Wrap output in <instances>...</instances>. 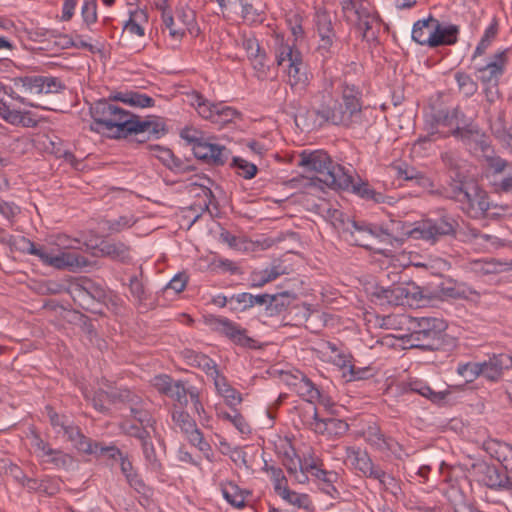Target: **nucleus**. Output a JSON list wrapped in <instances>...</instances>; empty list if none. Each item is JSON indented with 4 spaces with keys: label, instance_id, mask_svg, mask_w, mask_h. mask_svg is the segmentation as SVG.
I'll return each instance as SVG.
<instances>
[{
    "label": "nucleus",
    "instance_id": "53",
    "mask_svg": "<svg viewBox=\"0 0 512 512\" xmlns=\"http://www.w3.org/2000/svg\"><path fill=\"white\" fill-rule=\"evenodd\" d=\"M460 92L472 96L477 91V83L465 72L458 71L454 75Z\"/></svg>",
    "mask_w": 512,
    "mask_h": 512
},
{
    "label": "nucleus",
    "instance_id": "59",
    "mask_svg": "<svg viewBox=\"0 0 512 512\" xmlns=\"http://www.w3.org/2000/svg\"><path fill=\"white\" fill-rule=\"evenodd\" d=\"M16 247L23 253L39 257L40 260H42V257L46 250L43 246L38 247L34 242L25 237L19 238V240L16 242Z\"/></svg>",
    "mask_w": 512,
    "mask_h": 512
},
{
    "label": "nucleus",
    "instance_id": "32",
    "mask_svg": "<svg viewBox=\"0 0 512 512\" xmlns=\"http://www.w3.org/2000/svg\"><path fill=\"white\" fill-rule=\"evenodd\" d=\"M171 417L174 425L186 435L187 439H189L194 432L199 431L193 418L183 409L174 410Z\"/></svg>",
    "mask_w": 512,
    "mask_h": 512
},
{
    "label": "nucleus",
    "instance_id": "28",
    "mask_svg": "<svg viewBox=\"0 0 512 512\" xmlns=\"http://www.w3.org/2000/svg\"><path fill=\"white\" fill-rule=\"evenodd\" d=\"M287 73L291 86H305L308 83L307 68L303 62L302 56L300 58H294L293 62H289Z\"/></svg>",
    "mask_w": 512,
    "mask_h": 512
},
{
    "label": "nucleus",
    "instance_id": "6",
    "mask_svg": "<svg viewBox=\"0 0 512 512\" xmlns=\"http://www.w3.org/2000/svg\"><path fill=\"white\" fill-rule=\"evenodd\" d=\"M373 295L378 299H385L389 304L397 306L419 308L426 306L430 302L429 298L422 294L420 287L414 284L387 289L380 288Z\"/></svg>",
    "mask_w": 512,
    "mask_h": 512
},
{
    "label": "nucleus",
    "instance_id": "58",
    "mask_svg": "<svg viewBox=\"0 0 512 512\" xmlns=\"http://www.w3.org/2000/svg\"><path fill=\"white\" fill-rule=\"evenodd\" d=\"M268 472L271 473V479L274 485V490L277 493V495H281L284 492V489H288L287 486V479L284 475V472L281 468L270 466L266 469Z\"/></svg>",
    "mask_w": 512,
    "mask_h": 512
},
{
    "label": "nucleus",
    "instance_id": "9",
    "mask_svg": "<svg viewBox=\"0 0 512 512\" xmlns=\"http://www.w3.org/2000/svg\"><path fill=\"white\" fill-rule=\"evenodd\" d=\"M460 111L458 107H454L452 109L449 108H440L434 110L431 117L433 123L437 126H443L451 128L450 134L460 137L461 139H470L473 134L478 135V131H473V129L461 128L459 126V115Z\"/></svg>",
    "mask_w": 512,
    "mask_h": 512
},
{
    "label": "nucleus",
    "instance_id": "39",
    "mask_svg": "<svg viewBox=\"0 0 512 512\" xmlns=\"http://www.w3.org/2000/svg\"><path fill=\"white\" fill-rule=\"evenodd\" d=\"M129 408L132 417L139 424L150 428L154 426L155 419L151 415L150 411L146 408V403H144L140 398L133 402Z\"/></svg>",
    "mask_w": 512,
    "mask_h": 512
},
{
    "label": "nucleus",
    "instance_id": "55",
    "mask_svg": "<svg viewBox=\"0 0 512 512\" xmlns=\"http://www.w3.org/2000/svg\"><path fill=\"white\" fill-rule=\"evenodd\" d=\"M107 392L111 403H127L129 407L139 398L129 389L116 388Z\"/></svg>",
    "mask_w": 512,
    "mask_h": 512
},
{
    "label": "nucleus",
    "instance_id": "1",
    "mask_svg": "<svg viewBox=\"0 0 512 512\" xmlns=\"http://www.w3.org/2000/svg\"><path fill=\"white\" fill-rule=\"evenodd\" d=\"M93 119L90 129L97 133L114 138L127 137L134 134L139 143L150 139H159L166 133L165 124L156 116L141 120L118 105L100 99L90 107Z\"/></svg>",
    "mask_w": 512,
    "mask_h": 512
},
{
    "label": "nucleus",
    "instance_id": "11",
    "mask_svg": "<svg viewBox=\"0 0 512 512\" xmlns=\"http://www.w3.org/2000/svg\"><path fill=\"white\" fill-rule=\"evenodd\" d=\"M193 153L196 158L214 166L224 165L231 154L225 146L212 143L206 138L195 145Z\"/></svg>",
    "mask_w": 512,
    "mask_h": 512
},
{
    "label": "nucleus",
    "instance_id": "25",
    "mask_svg": "<svg viewBox=\"0 0 512 512\" xmlns=\"http://www.w3.org/2000/svg\"><path fill=\"white\" fill-rule=\"evenodd\" d=\"M444 166L450 172V182H465L467 176L463 171L464 161L458 158L453 152H445L441 155Z\"/></svg>",
    "mask_w": 512,
    "mask_h": 512
},
{
    "label": "nucleus",
    "instance_id": "60",
    "mask_svg": "<svg viewBox=\"0 0 512 512\" xmlns=\"http://www.w3.org/2000/svg\"><path fill=\"white\" fill-rule=\"evenodd\" d=\"M188 441L196 446L206 457L207 460L213 461V453L210 444L205 441L203 433L199 430L198 432H194L193 435L190 436Z\"/></svg>",
    "mask_w": 512,
    "mask_h": 512
},
{
    "label": "nucleus",
    "instance_id": "44",
    "mask_svg": "<svg viewBox=\"0 0 512 512\" xmlns=\"http://www.w3.org/2000/svg\"><path fill=\"white\" fill-rule=\"evenodd\" d=\"M221 492L224 499L236 508H243L245 506V498L239 492L237 485L229 482L227 484L221 483Z\"/></svg>",
    "mask_w": 512,
    "mask_h": 512
},
{
    "label": "nucleus",
    "instance_id": "38",
    "mask_svg": "<svg viewBox=\"0 0 512 512\" xmlns=\"http://www.w3.org/2000/svg\"><path fill=\"white\" fill-rule=\"evenodd\" d=\"M315 26L320 38L327 36L337 38L333 26V19L326 10L320 9L315 13Z\"/></svg>",
    "mask_w": 512,
    "mask_h": 512
},
{
    "label": "nucleus",
    "instance_id": "57",
    "mask_svg": "<svg viewBox=\"0 0 512 512\" xmlns=\"http://www.w3.org/2000/svg\"><path fill=\"white\" fill-rule=\"evenodd\" d=\"M326 425L328 438H339L349 429V425L344 420L337 418H327Z\"/></svg>",
    "mask_w": 512,
    "mask_h": 512
},
{
    "label": "nucleus",
    "instance_id": "21",
    "mask_svg": "<svg viewBox=\"0 0 512 512\" xmlns=\"http://www.w3.org/2000/svg\"><path fill=\"white\" fill-rule=\"evenodd\" d=\"M434 30V17L429 16L427 19L418 20L414 23L412 29V39L420 44L432 48V43H437L435 37H432Z\"/></svg>",
    "mask_w": 512,
    "mask_h": 512
},
{
    "label": "nucleus",
    "instance_id": "27",
    "mask_svg": "<svg viewBox=\"0 0 512 512\" xmlns=\"http://www.w3.org/2000/svg\"><path fill=\"white\" fill-rule=\"evenodd\" d=\"M397 176L406 181L413 182L414 184L424 188L430 189L434 187L432 180L423 172L414 167L398 166Z\"/></svg>",
    "mask_w": 512,
    "mask_h": 512
},
{
    "label": "nucleus",
    "instance_id": "30",
    "mask_svg": "<svg viewBox=\"0 0 512 512\" xmlns=\"http://www.w3.org/2000/svg\"><path fill=\"white\" fill-rule=\"evenodd\" d=\"M353 193L357 194L361 198L369 201H373L374 203H384L386 201V196L376 191L372 188L367 182H359L353 183V177L351 176V185H349L345 190L350 189Z\"/></svg>",
    "mask_w": 512,
    "mask_h": 512
},
{
    "label": "nucleus",
    "instance_id": "54",
    "mask_svg": "<svg viewBox=\"0 0 512 512\" xmlns=\"http://www.w3.org/2000/svg\"><path fill=\"white\" fill-rule=\"evenodd\" d=\"M249 60L255 71L256 77L260 80L266 79L268 77L270 67L265 52H262L261 54L250 58Z\"/></svg>",
    "mask_w": 512,
    "mask_h": 512
},
{
    "label": "nucleus",
    "instance_id": "49",
    "mask_svg": "<svg viewBox=\"0 0 512 512\" xmlns=\"http://www.w3.org/2000/svg\"><path fill=\"white\" fill-rule=\"evenodd\" d=\"M218 416L223 420L229 421L241 434H249L251 432L249 424L236 409L232 413L220 412Z\"/></svg>",
    "mask_w": 512,
    "mask_h": 512
},
{
    "label": "nucleus",
    "instance_id": "45",
    "mask_svg": "<svg viewBox=\"0 0 512 512\" xmlns=\"http://www.w3.org/2000/svg\"><path fill=\"white\" fill-rule=\"evenodd\" d=\"M148 428L149 427L143 426L141 424L137 425L130 420H124L120 424V429L124 434L138 439L140 443L151 437Z\"/></svg>",
    "mask_w": 512,
    "mask_h": 512
},
{
    "label": "nucleus",
    "instance_id": "13",
    "mask_svg": "<svg viewBox=\"0 0 512 512\" xmlns=\"http://www.w3.org/2000/svg\"><path fill=\"white\" fill-rule=\"evenodd\" d=\"M362 436L366 443L373 449L380 452H394L398 446V442L391 437L385 436L377 424L368 425L362 432Z\"/></svg>",
    "mask_w": 512,
    "mask_h": 512
},
{
    "label": "nucleus",
    "instance_id": "22",
    "mask_svg": "<svg viewBox=\"0 0 512 512\" xmlns=\"http://www.w3.org/2000/svg\"><path fill=\"white\" fill-rule=\"evenodd\" d=\"M43 76H23L12 79L14 90L21 96L42 94Z\"/></svg>",
    "mask_w": 512,
    "mask_h": 512
},
{
    "label": "nucleus",
    "instance_id": "26",
    "mask_svg": "<svg viewBox=\"0 0 512 512\" xmlns=\"http://www.w3.org/2000/svg\"><path fill=\"white\" fill-rule=\"evenodd\" d=\"M62 431L77 450L87 454L92 451L93 441L84 436L79 427L67 423Z\"/></svg>",
    "mask_w": 512,
    "mask_h": 512
},
{
    "label": "nucleus",
    "instance_id": "7",
    "mask_svg": "<svg viewBox=\"0 0 512 512\" xmlns=\"http://www.w3.org/2000/svg\"><path fill=\"white\" fill-rule=\"evenodd\" d=\"M31 447L42 463L52 464L56 468H66L72 462L69 455L58 449H53L38 434H33Z\"/></svg>",
    "mask_w": 512,
    "mask_h": 512
},
{
    "label": "nucleus",
    "instance_id": "15",
    "mask_svg": "<svg viewBox=\"0 0 512 512\" xmlns=\"http://www.w3.org/2000/svg\"><path fill=\"white\" fill-rule=\"evenodd\" d=\"M306 470H311V475L320 481L319 488L323 493L333 499L340 497V492L334 485L338 480V473L321 469L315 462L306 463Z\"/></svg>",
    "mask_w": 512,
    "mask_h": 512
},
{
    "label": "nucleus",
    "instance_id": "46",
    "mask_svg": "<svg viewBox=\"0 0 512 512\" xmlns=\"http://www.w3.org/2000/svg\"><path fill=\"white\" fill-rule=\"evenodd\" d=\"M437 337L438 332L435 329L423 328L407 335V341L410 342L411 346L422 347L429 345V340Z\"/></svg>",
    "mask_w": 512,
    "mask_h": 512
},
{
    "label": "nucleus",
    "instance_id": "10",
    "mask_svg": "<svg viewBox=\"0 0 512 512\" xmlns=\"http://www.w3.org/2000/svg\"><path fill=\"white\" fill-rule=\"evenodd\" d=\"M458 223L451 216H443L437 220H428L423 223L421 236L431 243L437 242L445 236H454Z\"/></svg>",
    "mask_w": 512,
    "mask_h": 512
},
{
    "label": "nucleus",
    "instance_id": "29",
    "mask_svg": "<svg viewBox=\"0 0 512 512\" xmlns=\"http://www.w3.org/2000/svg\"><path fill=\"white\" fill-rule=\"evenodd\" d=\"M192 392L193 394H197L198 389L192 385L186 386V382L177 380L172 385V389L167 397L176 401L181 407H185L188 404V397L192 401Z\"/></svg>",
    "mask_w": 512,
    "mask_h": 512
},
{
    "label": "nucleus",
    "instance_id": "5",
    "mask_svg": "<svg viewBox=\"0 0 512 512\" xmlns=\"http://www.w3.org/2000/svg\"><path fill=\"white\" fill-rule=\"evenodd\" d=\"M352 223L354 226H349L347 233L343 234L345 239L366 249L373 248L375 239L388 243L399 242L410 233L409 231H403V225L400 221L392 220L383 226L358 223L354 220H352Z\"/></svg>",
    "mask_w": 512,
    "mask_h": 512
},
{
    "label": "nucleus",
    "instance_id": "48",
    "mask_svg": "<svg viewBox=\"0 0 512 512\" xmlns=\"http://www.w3.org/2000/svg\"><path fill=\"white\" fill-rule=\"evenodd\" d=\"M142 20H147V14L144 10L136 9L131 11L129 20L124 25V30L140 37L144 36V28L139 24Z\"/></svg>",
    "mask_w": 512,
    "mask_h": 512
},
{
    "label": "nucleus",
    "instance_id": "19",
    "mask_svg": "<svg viewBox=\"0 0 512 512\" xmlns=\"http://www.w3.org/2000/svg\"><path fill=\"white\" fill-rule=\"evenodd\" d=\"M459 27L454 24L440 22L434 18V30L432 37H435L437 43H432V48L453 45L458 41Z\"/></svg>",
    "mask_w": 512,
    "mask_h": 512
},
{
    "label": "nucleus",
    "instance_id": "2",
    "mask_svg": "<svg viewBox=\"0 0 512 512\" xmlns=\"http://www.w3.org/2000/svg\"><path fill=\"white\" fill-rule=\"evenodd\" d=\"M361 98L362 92L356 85L344 82L342 85L341 102L333 101L332 105L330 103H322L315 110V113L322 119V122L344 127H355L364 122Z\"/></svg>",
    "mask_w": 512,
    "mask_h": 512
},
{
    "label": "nucleus",
    "instance_id": "56",
    "mask_svg": "<svg viewBox=\"0 0 512 512\" xmlns=\"http://www.w3.org/2000/svg\"><path fill=\"white\" fill-rule=\"evenodd\" d=\"M232 166L238 170V174L245 179L253 178L258 169L257 166L253 163L246 161L240 157H234L232 161Z\"/></svg>",
    "mask_w": 512,
    "mask_h": 512
},
{
    "label": "nucleus",
    "instance_id": "4",
    "mask_svg": "<svg viewBox=\"0 0 512 512\" xmlns=\"http://www.w3.org/2000/svg\"><path fill=\"white\" fill-rule=\"evenodd\" d=\"M298 166L320 175L319 181L333 189H346L351 185V169L334 163L323 150L302 151Z\"/></svg>",
    "mask_w": 512,
    "mask_h": 512
},
{
    "label": "nucleus",
    "instance_id": "31",
    "mask_svg": "<svg viewBox=\"0 0 512 512\" xmlns=\"http://www.w3.org/2000/svg\"><path fill=\"white\" fill-rule=\"evenodd\" d=\"M142 452L145 460V467L147 470L161 474L163 471V465L156 454V450L151 437L141 443Z\"/></svg>",
    "mask_w": 512,
    "mask_h": 512
},
{
    "label": "nucleus",
    "instance_id": "62",
    "mask_svg": "<svg viewBox=\"0 0 512 512\" xmlns=\"http://www.w3.org/2000/svg\"><path fill=\"white\" fill-rule=\"evenodd\" d=\"M162 21L164 26L167 29H169V34L172 38L180 40L184 36V29L176 26L174 18L170 11L164 10V12L162 13Z\"/></svg>",
    "mask_w": 512,
    "mask_h": 512
},
{
    "label": "nucleus",
    "instance_id": "40",
    "mask_svg": "<svg viewBox=\"0 0 512 512\" xmlns=\"http://www.w3.org/2000/svg\"><path fill=\"white\" fill-rule=\"evenodd\" d=\"M498 20L496 17L492 19V22L490 25L485 29L484 34L479 41L478 45L476 46V49L473 54V58H476L478 56H481L485 53L486 49L490 46L492 41L496 38L498 34Z\"/></svg>",
    "mask_w": 512,
    "mask_h": 512
},
{
    "label": "nucleus",
    "instance_id": "47",
    "mask_svg": "<svg viewBox=\"0 0 512 512\" xmlns=\"http://www.w3.org/2000/svg\"><path fill=\"white\" fill-rule=\"evenodd\" d=\"M491 130L495 137L501 142L511 144L512 132L510 128L506 126L504 112H500L498 117L491 123Z\"/></svg>",
    "mask_w": 512,
    "mask_h": 512
},
{
    "label": "nucleus",
    "instance_id": "14",
    "mask_svg": "<svg viewBox=\"0 0 512 512\" xmlns=\"http://www.w3.org/2000/svg\"><path fill=\"white\" fill-rule=\"evenodd\" d=\"M345 457L356 470L368 478H372L379 468L373 463L367 452L353 446L346 447Z\"/></svg>",
    "mask_w": 512,
    "mask_h": 512
},
{
    "label": "nucleus",
    "instance_id": "23",
    "mask_svg": "<svg viewBox=\"0 0 512 512\" xmlns=\"http://www.w3.org/2000/svg\"><path fill=\"white\" fill-rule=\"evenodd\" d=\"M301 52L295 47L294 43L285 41L283 37H277L275 39V57L278 66H282L284 63L289 65V62H293L294 58H300Z\"/></svg>",
    "mask_w": 512,
    "mask_h": 512
},
{
    "label": "nucleus",
    "instance_id": "12",
    "mask_svg": "<svg viewBox=\"0 0 512 512\" xmlns=\"http://www.w3.org/2000/svg\"><path fill=\"white\" fill-rule=\"evenodd\" d=\"M44 264L57 269L75 270L85 267L88 260L75 251H63L58 254H52L45 250L41 260Z\"/></svg>",
    "mask_w": 512,
    "mask_h": 512
},
{
    "label": "nucleus",
    "instance_id": "63",
    "mask_svg": "<svg viewBox=\"0 0 512 512\" xmlns=\"http://www.w3.org/2000/svg\"><path fill=\"white\" fill-rule=\"evenodd\" d=\"M337 38H330L329 36L320 38L317 47V52L324 60L330 59L335 53V41Z\"/></svg>",
    "mask_w": 512,
    "mask_h": 512
},
{
    "label": "nucleus",
    "instance_id": "17",
    "mask_svg": "<svg viewBox=\"0 0 512 512\" xmlns=\"http://www.w3.org/2000/svg\"><path fill=\"white\" fill-rule=\"evenodd\" d=\"M505 53V50L496 53L493 60L477 70L482 84H499V78L504 72Z\"/></svg>",
    "mask_w": 512,
    "mask_h": 512
},
{
    "label": "nucleus",
    "instance_id": "41",
    "mask_svg": "<svg viewBox=\"0 0 512 512\" xmlns=\"http://www.w3.org/2000/svg\"><path fill=\"white\" fill-rule=\"evenodd\" d=\"M114 99L116 100H120L124 103H127L131 106H135V107H141V108H146V107H152L154 106V103H155V100L146 95V94H142V93H139V92H127L125 94H120L119 96H115Z\"/></svg>",
    "mask_w": 512,
    "mask_h": 512
},
{
    "label": "nucleus",
    "instance_id": "16",
    "mask_svg": "<svg viewBox=\"0 0 512 512\" xmlns=\"http://www.w3.org/2000/svg\"><path fill=\"white\" fill-rule=\"evenodd\" d=\"M481 365L483 376L488 380L497 381L504 370L512 368V356L506 353L494 354L487 361L481 362Z\"/></svg>",
    "mask_w": 512,
    "mask_h": 512
},
{
    "label": "nucleus",
    "instance_id": "20",
    "mask_svg": "<svg viewBox=\"0 0 512 512\" xmlns=\"http://www.w3.org/2000/svg\"><path fill=\"white\" fill-rule=\"evenodd\" d=\"M98 251L101 256L109 257L115 261L122 263H129L131 261L130 247L120 241H102L98 245Z\"/></svg>",
    "mask_w": 512,
    "mask_h": 512
},
{
    "label": "nucleus",
    "instance_id": "18",
    "mask_svg": "<svg viewBox=\"0 0 512 512\" xmlns=\"http://www.w3.org/2000/svg\"><path fill=\"white\" fill-rule=\"evenodd\" d=\"M299 283L300 281L296 278L287 279L282 286L284 290L271 294L269 308L281 311L288 307L297 298L296 290L299 289Z\"/></svg>",
    "mask_w": 512,
    "mask_h": 512
},
{
    "label": "nucleus",
    "instance_id": "36",
    "mask_svg": "<svg viewBox=\"0 0 512 512\" xmlns=\"http://www.w3.org/2000/svg\"><path fill=\"white\" fill-rule=\"evenodd\" d=\"M372 479L378 480L380 486L388 493L392 494L396 498L402 495V489L400 481L393 475L386 473L380 467L374 473Z\"/></svg>",
    "mask_w": 512,
    "mask_h": 512
},
{
    "label": "nucleus",
    "instance_id": "50",
    "mask_svg": "<svg viewBox=\"0 0 512 512\" xmlns=\"http://www.w3.org/2000/svg\"><path fill=\"white\" fill-rule=\"evenodd\" d=\"M483 365L481 362H468L459 364L457 367V373L465 378L466 382H473L480 375L483 376Z\"/></svg>",
    "mask_w": 512,
    "mask_h": 512
},
{
    "label": "nucleus",
    "instance_id": "42",
    "mask_svg": "<svg viewBox=\"0 0 512 512\" xmlns=\"http://www.w3.org/2000/svg\"><path fill=\"white\" fill-rule=\"evenodd\" d=\"M280 497L297 508L304 509L306 511L312 510V501L308 494L298 493L288 488L284 489V492Z\"/></svg>",
    "mask_w": 512,
    "mask_h": 512
},
{
    "label": "nucleus",
    "instance_id": "51",
    "mask_svg": "<svg viewBox=\"0 0 512 512\" xmlns=\"http://www.w3.org/2000/svg\"><path fill=\"white\" fill-rule=\"evenodd\" d=\"M214 112L215 117L213 123L219 125L228 124L240 116V113L236 109L226 106L221 102L218 103L217 109Z\"/></svg>",
    "mask_w": 512,
    "mask_h": 512
},
{
    "label": "nucleus",
    "instance_id": "35",
    "mask_svg": "<svg viewBox=\"0 0 512 512\" xmlns=\"http://www.w3.org/2000/svg\"><path fill=\"white\" fill-rule=\"evenodd\" d=\"M294 391L304 400L314 403L320 396V389L305 375L294 383Z\"/></svg>",
    "mask_w": 512,
    "mask_h": 512
},
{
    "label": "nucleus",
    "instance_id": "61",
    "mask_svg": "<svg viewBox=\"0 0 512 512\" xmlns=\"http://www.w3.org/2000/svg\"><path fill=\"white\" fill-rule=\"evenodd\" d=\"M195 367L201 369L206 373L207 376L211 377L212 379L217 377L219 374V370L217 369V364L215 361L203 353H200Z\"/></svg>",
    "mask_w": 512,
    "mask_h": 512
},
{
    "label": "nucleus",
    "instance_id": "33",
    "mask_svg": "<svg viewBox=\"0 0 512 512\" xmlns=\"http://www.w3.org/2000/svg\"><path fill=\"white\" fill-rule=\"evenodd\" d=\"M191 105L196 108L198 114L203 119L213 123L215 117L214 111L217 109L218 103L210 102L202 94L194 92L191 96Z\"/></svg>",
    "mask_w": 512,
    "mask_h": 512
},
{
    "label": "nucleus",
    "instance_id": "8",
    "mask_svg": "<svg viewBox=\"0 0 512 512\" xmlns=\"http://www.w3.org/2000/svg\"><path fill=\"white\" fill-rule=\"evenodd\" d=\"M212 330L221 336L228 338L234 344L248 348L260 349L262 344L257 340L247 335V331L234 322H210Z\"/></svg>",
    "mask_w": 512,
    "mask_h": 512
},
{
    "label": "nucleus",
    "instance_id": "43",
    "mask_svg": "<svg viewBox=\"0 0 512 512\" xmlns=\"http://www.w3.org/2000/svg\"><path fill=\"white\" fill-rule=\"evenodd\" d=\"M403 390L405 392L409 391L418 393L419 395L432 401H437L441 399L439 394L434 392L425 382L417 379L406 382L403 386Z\"/></svg>",
    "mask_w": 512,
    "mask_h": 512
},
{
    "label": "nucleus",
    "instance_id": "52",
    "mask_svg": "<svg viewBox=\"0 0 512 512\" xmlns=\"http://www.w3.org/2000/svg\"><path fill=\"white\" fill-rule=\"evenodd\" d=\"M88 454H95L98 456H105L109 459L120 460L125 454L114 445H103L100 442H93L92 451Z\"/></svg>",
    "mask_w": 512,
    "mask_h": 512
},
{
    "label": "nucleus",
    "instance_id": "64",
    "mask_svg": "<svg viewBox=\"0 0 512 512\" xmlns=\"http://www.w3.org/2000/svg\"><path fill=\"white\" fill-rule=\"evenodd\" d=\"M174 382L175 381L170 376L162 374L153 378L152 385L159 393L167 396L171 391Z\"/></svg>",
    "mask_w": 512,
    "mask_h": 512
},
{
    "label": "nucleus",
    "instance_id": "3",
    "mask_svg": "<svg viewBox=\"0 0 512 512\" xmlns=\"http://www.w3.org/2000/svg\"><path fill=\"white\" fill-rule=\"evenodd\" d=\"M431 194L452 200L471 219L487 216L492 204L489 195L476 181L450 182L447 187L431 190Z\"/></svg>",
    "mask_w": 512,
    "mask_h": 512
},
{
    "label": "nucleus",
    "instance_id": "37",
    "mask_svg": "<svg viewBox=\"0 0 512 512\" xmlns=\"http://www.w3.org/2000/svg\"><path fill=\"white\" fill-rule=\"evenodd\" d=\"M487 486L493 489L512 490V480L495 467L486 468Z\"/></svg>",
    "mask_w": 512,
    "mask_h": 512
},
{
    "label": "nucleus",
    "instance_id": "24",
    "mask_svg": "<svg viewBox=\"0 0 512 512\" xmlns=\"http://www.w3.org/2000/svg\"><path fill=\"white\" fill-rule=\"evenodd\" d=\"M213 382L218 394L225 398L226 403L229 406L233 407L242 402L240 392L229 384L227 378L224 375L219 373L217 377L213 378Z\"/></svg>",
    "mask_w": 512,
    "mask_h": 512
},
{
    "label": "nucleus",
    "instance_id": "34",
    "mask_svg": "<svg viewBox=\"0 0 512 512\" xmlns=\"http://www.w3.org/2000/svg\"><path fill=\"white\" fill-rule=\"evenodd\" d=\"M323 213L333 227L342 234L347 233L349 226H354L352 219L337 208L328 207L323 210Z\"/></svg>",
    "mask_w": 512,
    "mask_h": 512
}]
</instances>
